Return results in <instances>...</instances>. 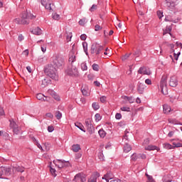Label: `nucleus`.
I'll use <instances>...</instances> for the list:
<instances>
[{"instance_id": "nucleus-1", "label": "nucleus", "mask_w": 182, "mask_h": 182, "mask_svg": "<svg viewBox=\"0 0 182 182\" xmlns=\"http://www.w3.org/2000/svg\"><path fill=\"white\" fill-rule=\"evenodd\" d=\"M36 16H33L31 13H28V11H23L21 14V18H16L14 20L15 23L17 25H29V19H35Z\"/></svg>"}, {"instance_id": "nucleus-2", "label": "nucleus", "mask_w": 182, "mask_h": 182, "mask_svg": "<svg viewBox=\"0 0 182 182\" xmlns=\"http://www.w3.org/2000/svg\"><path fill=\"white\" fill-rule=\"evenodd\" d=\"M44 73L48 77H50L53 80H59V75L58 74V70L53 65L49 64L44 68Z\"/></svg>"}, {"instance_id": "nucleus-3", "label": "nucleus", "mask_w": 182, "mask_h": 182, "mask_svg": "<svg viewBox=\"0 0 182 182\" xmlns=\"http://www.w3.org/2000/svg\"><path fill=\"white\" fill-rule=\"evenodd\" d=\"M161 92L163 95H168L167 89V75H163L160 82Z\"/></svg>"}, {"instance_id": "nucleus-4", "label": "nucleus", "mask_w": 182, "mask_h": 182, "mask_svg": "<svg viewBox=\"0 0 182 182\" xmlns=\"http://www.w3.org/2000/svg\"><path fill=\"white\" fill-rule=\"evenodd\" d=\"M102 50H103V46H100V44H98L97 43H94L91 46L90 52L92 55L95 53L96 55H100V52H102Z\"/></svg>"}, {"instance_id": "nucleus-5", "label": "nucleus", "mask_w": 182, "mask_h": 182, "mask_svg": "<svg viewBox=\"0 0 182 182\" xmlns=\"http://www.w3.org/2000/svg\"><path fill=\"white\" fill-rule=\"evenodd\" d=\"M85 127L89 134H93L95 133V127H93V122L90 118L85 119Z\"/></svg>"}, {"instance_id": "nucleus-6", "label": "nucleus", "mask_w": 182, "mask_h": 182, "mask_svg": "<svg viewBox=\"0 0 182 182\" xmlns=\"http://www.w3.org/2000/svg\"><path fill=\"white\" fill-rule=\"evenodd\" d=\"M65 63V60L62 57L55 56L53 58V64L54 68H62Z\"/></svg>"}, {"instance_id": "nucleus-7", "label": "nucleus", "mask_w": 182, "mask_h": 182, "mask_svg": "<svg viewBox=\"0 0 182 182\" xmlns=\"http://www.w3.org/2000/svg\"><path fill=\"white\" fill-rule=\"evenodd\" d=\"M73 181H75V182L86 181V174L83 173H77L73 178Z\"/></svg>"}, {"instance_id": "nucleus-8", "label": "nucleus", "mask_w": 182, "mask_h": 182, "mask_svg": "<svg viewBox=\"0 0 182 182\" xmlns=\"http://www.w3.org/2000/svg\"><path fill=\"white\" fill-rule=\"evenodd\" d=\"M66 73L68 76H77V68L72 65L71 68H68L66 70Z\"/></svg>"}, {"instance_id": "nucleus-9", "label": "nucleus", "mask_w": 182, "mask_h": 182, "mask_svg": "<svg viewBox=\"0 0 182 182\" xmlns=\"http://www.w3.org/2000/svg\"><path fill=\"white\" fill-rule=\"evenodd\" d=\"M168 84L171 87H177L178 85V80L177 79V77L176 75L171 76L170 77Z\"/></svg>"}, {"instance_id": "nucleus-10", "label": "nucleus", "mask_w": 182, "mask_h": 182, "mask_svg": "<svg viewBox=\"0 0 182 182\" xmlns=\"http://www.w3.org/2000/svg\"><path fill=\"white\" fill-rule=\"evenodd\" d=\"M16 171L18 173H23V171H25V167H23L22 166H19L18 164L13 166H12L13 174H15V173H16Z\"/></svg>"}, {"instance_id": "nucleus-11", "label": "nucleus", "mask_w": 182, "mask_h": 182, "mask_svg": "<svg viewBox=\"0 0 182 182\" xmlns=\"http://www.w3.org/2000/svg\"><path fill=\"white\" fill-rule=\"evenodd\" d=\"M138 73H139V75H147L148 76H149V75H151L150 68H148L147 67H141L138 70Z\"/></svg>"}, {"instance_id": "nucleus-12", "label": "nucleus", "mask_w": 182, "mask_h": 182, "mask_svg": "<svg viewBox=\"0 0 182 182\" xmlns=\"http://www.w3.org/2000/svg\"><path fill=\"white\" fill-rule=\"evenodd\" d=\"M1 172L3 176H6V177H9L12 174V169L11 168L1 166Z\"/></svg>"}, {"instance_id": "nucleus-13", "label": "nucleus", "mask_w": 182, "mask_h": 182, "mask_svg": "<svg viewBox=\"0 0 182 182\" xmlns=\"http://www.w3.org/2000/svg\"><path fill=\"white\" fill-rule=\"evenodd\" d=\"M166 5L168 9H174L177 5V1L176 0H166Z\"/></svg>"}, {"instance_id": "nucleus-14", "label": "nucleus", "mask_w": 182, "mask_h": 182, "mask_svg": "<svg viewBox=\"0 0 182 182\" xmlns=\"http://www.w3.org/2000/svg\"><path fill=\"white\" fill-rule=\"evenodd\" d=\"M100 177V173L99 172H95L90 178H88V182H97V178Z\"/></svg>"}, {"instance_id": "nucleus-15", "label": "nucleus", "mask_w": 182, "mask_h": 182, "mask_svg": "<svg viewBox=\"0 0 182 182\" xmlns=\"http://www.w3.org/2000/svg\"><path fill=\"white\" fill-rule=\"evenodd\" d=\"M144 89H146V85L141 82H138L137 92L139 93V95H143V93H144Z\"/></svg>"}, {"instance_id": "nucleus-16", "label": "nucleus", "mask_w": 182, "mask_h": 182, "mask_svg": "<svg viewBox=\"0 0 182 182\" xmlns=\"http://www.w3.org/2000/svg\"><path fill=\"white\" fill-rule=\"evenodd\" d=\"M30 32L33 33V35H37V36H39L42 35V29L39 27H36L35 28H31Z\"/></svg>"}, {"instance_id": "nucleus-17", "label": "nucleus", "mask_w": 182, "mask_h": 182, "mask_svg": "<svg viewBox=\"0 0 182 182\" xmlns=\"http://www.w3.org/2000/svg\"><path fill=\"white\" fill-rule=\"evenodd\" d=\"M48 85H52V80L48 77L44 78L41 81V87H46Z\"/></svg>"}, {"instance_id": "nucleus-18", "label": "nucleus", "mask_w": 182, "mask_h": 182, "mask_svg": "<svg viewBox=\"0 0 182 182\" xmlns=\"http://www.w3.org/2000/svg\"><path fill=\"white\" fill-rule=\"evenodd\" d=\"M112 178H113V173L110 171H107V173L102 177V180H106L107 182H110L109 180H112Z\"/></svg>"}, {"instance_id": "nucleus-19", "label": "nucleus", "mask_w": 182, "mask_h": 182, "mask_svg": "<svg viewBox=\"0 0 182 182\" xmlns=\"http://www.w3.org/2000/svg\"><path fill=\"white\" fill-rule=\"evenodd\" d=\"M36 99H38V100H41V102H49L48 97H45V95L42 93L37 94Z\"/></svg>"}, {"instance_id": "nucleus-20", "label": "nucleus", "mask_w": 182, "mask_h": 182, "mask_svg": "<svg viewBox=\"0 0 182 182\" xmlns=\"http://www.w3.org/2000/svg\"><path fill=\"white\" fill-rule=\"evenodd\" d=\"M53 164H55V166L58 168H63V160H62V159H57L55 161H53Z\"/></svg>"}, {"instance_id": "nucleus-21", "label": "nucleus", "mask_w": 182, "mask_h": 182, "mask_svg": "<svg viewBox=\"0 0 182 182\" xmlns=\"http://www.w3.org/2000/svg\"><path fill=\"white\" fill-rule=\"evenodd\" d=\"M41 5L45 6L46 9H48L49 11L52 10V4L50 3H46V1L41 0Z\"/></svg>"}, {"instance_id": "nucleus-22", "label": "nucleus", "mask_w": 182, "mask_h": 182, "mask_svg": "<svg viewBox=\"0 0 182 182\" xmlns=\"http://www.w3.org/2000/svg\"><path fill=\"white\" fill-rule=\"evenodd\" d=\"M163 109H164V113H165V114L170 113V112L171 111V107H170V106H168V105H164L163 106Z\"/></svg>"}, {"instance_id": "nucleus-23", "label": "nucleus", "mask_w": 182, "mask_h": 182, "mask_svg": "<svg viewBox=\"0 0 182 182\" xmlns=\"http://www.w3.org/2000/svg\"><path fill=\"white\" fill-rule=\"evenodd\" d=\"M163 182H171L173 181V178L170 175L164 176L163 178Z\"/></svg>"}, {"instance_id": "nucleus-24", "label": "nucleus", "mask_w": 182, "mask_h": 182, "mask_svg": "<svg viewBox=\"0 0 182 182\" xmlns=\"http://www.w3.org/2000/svg\"><path fill=\"white\" fill-rule=\"evenodd\" d=\"M132 151V146H130V144L127 143L124 146V153H129V151Z\"/></svg>"}, {"instance_id": "nucleus-25", "label": "nucleus", "mask_w": 182, "mask_h": 182, "mask_svg": "<svg viewBox=\"0 0 182 182\" xmlns=\"http://www.w3.org/2000/svg\"><path fill=\"white\" fill-rule=\"evenodd\" d=\"M75 124L76 127L80 129V130H81L82 132H84V133H86V130H85V127H83V125L81 123L76 122Z\"/></svg>"}, {"instance_id": "nucleus-26", "label": "nucleus", "mask_w": 182, "mask_h": 182, "mask_svg": "<svg viewBox=\"0 0 182 182\" xmlns=\"http://www.w3.org/2000/svg\"><path fill=\"white\" fill-rule=\"evenodd\" d=\"M72 150L75 153H77V151H79V150H80V145H79V144L73 145Z\"/></svg>"}, {"instance_id": "nucleus-27", "label": "nucleus", "mask_w": 182, "mask_h": 182, "mask_svg": "<svg viewBox=\"0 0 182 182\" xmlns=\"http://www.w3.org/2000/svg\"><path fill=\"white\" fill-rule=\"evenodd\" d=\"M131 160H133V161H136L137 160H140L139 154H133L131 156Z\"/></svg>"}, {"instance_id": "nucleus-28", "label": "nucleus", "mask_w": 182, "mask_h": 182, "mask_svg": "<svg viewBox=\"0 0 182 182\" xmlns=\"http://www.w3.org/2000/svg\"><path fill=\"white\" fill-rule=\"evenodd\" d=\"M124 100L129 101V103H134V98H133V97L124 96Z\"/></svg>"}, {"instance_id": "nucleus-29", "label": "nucleus", "mask_w": 182, "mask_h": 182, "mask_svg": "<svg viewBox=\"0 0 182 182\" xmlns=\"http://www.w3.org/2000/svg\"><path fill=\"white\" fill-rule=\"evenodd\" d=\"M159 148L154 145H149L146 148H145V150H149V151H151V150H157Z\"/></svg>"}, {"instance_id": "nucleus-30", "label": "nucleus", "mask_w": 182, "mask_h": 182, "mask_svg": "<svg viewBox=\"0 0 182 182\" xmlns=\"http://www.w3.org/2000/svg\"><path fill=\"white\" fill-rule=\"evenodd\" d=\"M134 56H136V58H139L140 55H141V50L137 48L136 51L133 53Z\"/></svg>"}, {"instance_id": "nucleus-31", "label": "nucleus", "mask_w": 182, "mask_h": 182, "mask_svg": "<svg viewBox=\"0 0 182 182\" xmlns=\"http://www.w3.org/2000/svg\"><path fill=\"white\" fill-rule=\"evenodd\" d=\"M13 132L14 134H19L20 133H21V128L18 126L15 128H13Z\"/></svg>"}, {"instance_id": "nucleus-32", "label": "nucleus", "mask_w": 182, "mask_h": 182, "mask_svg": "<svg viewBox=\"0 0 182 182\" xmlns=\"http://www.w3.org/2000/svg\"><path fill=\"white\" fill-rule=\"evenodd\" d=\"M81 92H82L83 96H89V91H87V89L82 87Z\"/></svg>"}, {"instance_id": "nucleus-33", "label": "nucleus", "mask_w": 182, "mask_h": 182, "mask_svg": "<svg viewBox=\"0 0 182 182\" xmlns=\"http://www.w3.org/2000/svg\"><path fill=\"white\" fill-rule=\"evenodd\" d=\"M98 133H99L100 136L102 137V139H105V137L106 136V132H105V130L100 129Z\"/></svg>"}, {"instance_id": "nucleus-34", "label": "nucleus", "mask_w": 182, "mask_h": 182, "mask_svg": "<svg viewBox=\"0 0 182 182\" xmlns=\"http://www.w3.org/2000/svg\"><path fill=\"white\" fill-rule=\"evenodd\" d=\"M10 122V127L11 129H15V127H18V124H16V122L14 120H9Z\"/></svg>"}, {"instance_id": "nucleus-35", "label": "nucleus", "mask_w": 182, "mask_h": 182, "mask_svg": "<svg viewBox=\"0 0 182 182\" xmlns=\"http://www.w3.org/2000/svg\"><path fill=\"white\" fill-rule=\"evenodd\" d=\"M52 18L53 19H55V21H59V19H60V16L56 13H53Z\"/></svg>"}, {"instance_id": "nucleus-36", "label": "nucleus", "mask_w": 182, "mask_h": 182, "mask_svg": "<svg viewBox=\"0 0 182 182\" xmlns=\"http://www.w3.org/2000/svg\"><path fill=\"white\" fill-rule=\"evenodd\" d=\"M92 107L94 109V110H99L100 106L97 102H93L92 105Z\"/></svg>"}, {"instance_id": "nucleus-37", "label": "nucleus", "mask_w": 182, "mask_h": 182, "mask_svg": "<svg viewBox=\"0 0 182 182\" xmlns=\"http://www.w3.org/2000/svg\"><path fill=\"white\" fill-rule=\"evenodd\" d=\"M69 62L71 63V65H73V62H76V56L74 55H72L68 60Z\"/></svg>"}, {"instance_id": "nucleus-38", "label": "nucleus", "mask_w": 182, "mask_h": 182, "mask_svg": "<svg viewBox=\"0 0 182 182\" xmlns=\"http://www.w3.org/2000/svg\"><path fill=\"white\" fill-rule=\"evenodd\" d=\"M55 117L58 120H60L62 119V112L60 111H56Z\"/></svg>"}, {"instance_id": "nucleus-39", "label": "nucleus", "mask_w": 182, "mask_h": 182, "mask_svg": "<svg viewBox=\"0 0 182 182\" xmlns=\"http://www.w3.org/2000/svg\"><path fill=\"white\" fill-rule=\"evenodd\" d=\"M82 47H83L84 52L85 53V54L88 55V53H87V43L83 42L82 43Z\"/></svg>"}, {"instance_id": "nucleus-40", "label": "nucleus", "mask_w": 182, "mask_h": 182, "mask_svg": "<svg viewBox=\"0 0 182 182\" xmlns=\"http://www.w3.org/2000/svg\"><path fill=\"white\" fill-rule=\"evenodd\" d=\"M170 32H171V27L167 26L166 28V30L164 31L163 35H166V33H169V35H171V33Z\"/></svg>"}, {"instance_id": "nucleus-41", "label": "nucleus", "mask_w": 182, "mask_h": 182, "mask_svg": "<svg viewBox=\"0 0 182 182\" xmlns=\"http://www.w3.org/2000/svg\"><path fill=\"white\" fill-rule=\"evenodd\" d=\"M70 166V163L69 161L63 160V168H65V167H69Z\"/></svg>"}, {"instance_id": "nucleus-42", "label": "nucleus", "mask_w": 182, "mask_h": 182, "mask_svg": "<svg viewBox=\"0 0 182 182\" xmlns=\"http://www.w3.org/2000/svg\"><path fill=\"white\" fill-rule=\"evenodd\" d=\"M164 149H166L167 150L174 149V147H173V145H171L170 144H164Z\"/></svg>"}, {"instance_id": "nucleus-43", "label": "nucleus", "mask_w": 182, "mask_h": 182, "mask_svg": "<svg viewBox=\"0 0 182 182\" xmlns=\"http://www.w3.org/2000/svg\"><path fill=\"white\" fill-rule=\"evenodd\" d=\"M132 55V53H129V54H125L124 55L122 56V60H127V59H129V58H130V56Z\"/></svg>"}, {"instance_id": "nucleus-44", "label": "nucleus", "mask_w": 182, "mask_h": 182, "mask_svg": "<svg viewBox=\"0 0 182 182\" xmlns=\"http://www.w3.org/2000/svg\"><path fill=\"white\" fill-rule=\"evenodd\" d=\"M173 147L175 149V147H182V144L180 142H173Z\"/></svg>"}, {"instance_id": "nucleus-45", "label": "nucleus", "mask_w": 182, "mask_h": 182, "mask_svg": "<svg viewBox=\"0 0 182 182\" xmlns=\"http://www.w3.org/2000/svg\"><path fill=\"white\" fill-rule=\"evenodd\" d=\"M93 70H95V72H99V65L94 63L92 66Z\"/></svg>"}, {"instance_id": "nucleus-46", "label": "nucleus", "mask_w": 182, "mask_h": 182, "mask_svg": "<svg viewBox=\"0 0 182 182\" xmlns=\"http://www.w3.org/2000/svg\"><path fill=\"white\" fill-rule=\"evenodd\" d=\"M79 25L81 26H85V24L86 23V18L80 19L78 22Z\"/></svg>"}, {"instance_id": "nucleus-47", "label": "nucleus", "mask_w": 182, "mask_h": 182, "mask_svg": "<svg viewBox=\"0 0 182 182\" xmlns=\"http://www.w3.org/2000/svg\"><path fill=\"white\" fill-rule=\"evenodd\" d=\"M95 117L96 122H100V120H102V117L100 116V114H96L95 115Z\"/></svg>"}, {"instance_id": "nucleus-48", "label": "nucleus", "mask_w": 182, "mask_h": 182, "mask_svg": "<svg viewBox=\"0 0 182 182\" xmlns=\"http://www.w3.org/2000/svg\"><path fill=\"white\" fill-rule=\"evenodd\" d=\"M81 69L82 70H87V65H86V63H81Z\"/></svg>"}, {"instance_id": "nucleus-49", "label": "nucleus", "mask_w": 182, "mask_h": 182, "mask_svg": "<svg viewBox=\"0 0 182 182\" xmlns=\"http://www.w3.org/2000/svg\"><path fill=\"white\" fill-rule=\"evenodd\" d=\"M102 29H103V27L99 26L98 24L95 25V32H97L99 31H102Z\"/></svg>"}, {"instance_id": "nucleus-50", "label": "nucleus", "mask_w": 182, "mask_h": 182, "mask_svg": "<svg viewBox=\"0 0 182 182\" xmlns=\"http://www.w3.org/2000/svg\"><path fill=\"white\" fill-rule=\"evenodd\" d=\"M97 9V5L93 4L91 8L90 9V12H95Z\"/></svg>"}, {"instance_id": "nucleus-51", "label": "nucleus", "mask_w": 182, "mask_h": 182, "mask_svg": "<svg viewBox=\"0 0 182 182\" xmlns=\"http://www.w3.org/2000/svg\"><path fill=\"white\" fill-rule=\"evenodd\" d=\"M122 112H130V107H122L120 109Z\"/></svg>"}, {"instance_id": "nucleus-52", "label": "nucleus", "mask_w": 182, "mask_h": 182, "mask_svg": "<svg viewBox=\"0 0 182 182\" xmlns=\"http://www.w3.org/2000/svg\"><path fill=\"white\" fill-rule=\"evenodd\" d=\"M165 21H166V22H174V23H176V21H174L173 19H171V18H170V16H167L165 18Z\"/></svg>"}, {"instance_id": "nucleus-53", "label": "nucleus", "mask_w": 182, "mask_h": 182, "mask_svg": "<svg viewBox=\"0 0 182 182\" xmlns=\"http://www.w3.org/2000/svg\"><path fill=\"white\" fill-rule=\"evenodd\" d=\"M168 123H171V124H177V120L176 119H168Z\"/></svg>"}, {"instance_id": "nucleus-54", "label": "nucleus", "mask_w": 182, "mask_h": 182, "mask_svg": "<svg viewBox=\"0 0 182 182\" xmlns=\"http://www.w3.org/2000/svg\"><path fill=\"white\" fill-rule=\"evenodd\" d=\"M53 130H55V128L53 127V126H48V132L49 133H52V132H53Z\"/></svg>"}, {"instance_id": "nucleus-55", "label": "nucleus", "mask_w": 182, "mask_h": 182, "mask_svg": "<svg viewBox=\"0 0 182 182\" xmlns=\"http://www.w3.org/2000/svg\"><path fill=\"white\" fill-rule=\"evenodd\" d=\"M115 119H117V120H120V119H122V114L120 113H117L115 114Z\"/></svg>"}, {"instance_id": "nucleus-56", "label": "nucleus", "mask_w": 182, "mask_h": 182, "mask_svg": "<svg viewBox=\"0 0 182 182\" xmlns=\"http://www.w3.org/2000/svg\"><path fill=\"white\" fill-rule=\"evenodd\" d=\"M181 54V52H178L177 54L173 53V56H174L176 60H178V57L180 56Z\"/></svg>"}, {"instance_id": "nucleus-57", "label": "nucleus", "mask_w": 182, "mask_h": 182, "mask_svg": "<svg viewBox=\"0 0 182 182\" xmlns=\"http://www.w3.org/2000/svg\"><path fill=\"white\" fill-rule=\"evenodd\" d=\"M157 15H158L159 19H161V18H163V12L162 11H157Z\"/></svg>"}, {"instance_id": "nucleus-58", "label": "nucleus", "mask_w": 182, "mask_h": 182, "mask_svg": "<svg viewBox=\"0 0 182 182\" xmlns=\"http://www.w3.org/2000/svg\"><path fill=\"white\" fill-rule=\"evenodd\" d=\"M141 159L142 160L146 159V154H139V160H140Z\"/></svg>"}, {"instance_id": "nucleus-59", "label": "nucleus", "mask_w": 182, "mask_h": 182, "mask_svg": "<svg viewBox=\"0 0 182 182\" xmlns=\"http://www.w3.org/2000/svg\"><path fill=\"white\" fill-rule=\"evenodd\" d=\"M50 173H51V174H52L53 176H56V175L55 174V173L56 172V170H55V168H53L52 167H50Z\"/></svg>"}, {"instance_id": "nucleus-60", "label": "nucleus", "mask_w": 182, "mask_h": 182, "mask_svg": "<svg viewBox=\"0 0 182 182\" xmlns=\"http://www.w3.org/2000/svg\"><path fill=\"white\" fill-rule=\"evenodd\" d=\"M106 99H107L106 96H102V97H100V102H101L102 103H105V102H106Z\"/></svg>"}, {"instance_id": "nucleus-61", "label": "nucleus", "mask_w": 182, "mask_h": 182, "mask_svg": "<svg viewBox=\"0 0 182 182\" xmlns=\"http://www.w3.org/2000/svg\"><path fill=\"white\" fill-rule=\"evenodd\" d=\"M80 38L81 41H86V34H82Z\"/></svg>"}, {"instance_id": "nucleus-62", "label": "nucleus", "mask_w": 182, "mask_h": 182, "mask_svg": "<svg viewBox=\"0 0 182 182\" xmlns=\"http://www.w3.org/2000/svg\"><path fill=\"white\" fill-rule=\"evenodd\" d=\"M18 41H19L20 42H22V41H23V36L22 34H20V35L18 36Z\"/></svg>"}, {"instance_id": "nucleus-63", "label": "nucleus", "mask_w": 182, "mask_h": 182, "mask_svg": "<svg viewBox=\"0 0 182 182\" xmlns=\"http://www.w3.org/2000/svg\"><path fill=\"white\" fill-rule=\"evenodd\" d=\"M145 83L146 85H151V80H150V79L145 80Z\"/></svg>"}, {"instance_id": "nucleus-64", "label": "nucleus", "mask_w": 182, "mask_h": 182, "mask_svg": "<svg viewBox=\"0 0 182 182\" xmlns=\"http://www.w3.org/2000/svg\"><path fill=\"white\" fill-rule=\"evenodd\" d=\"M80 157H82V154L78 153L77 154H75V159L77 160L79 159H80Z\"/></svg>"}]
</instances>
